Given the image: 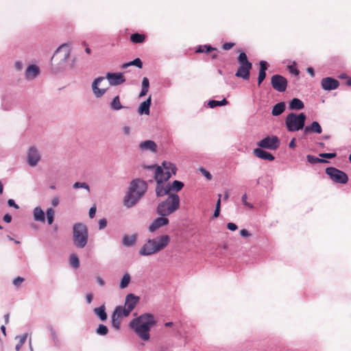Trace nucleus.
Returning <instances> with one entry per match:
<instances>
[{"label":"nucleus","mask_w":351,"mask_h":351,"mask_svg":"<svg viewBox=\"0 0 351 351\" xmlns=\"http://www.w3.org/2000/svg\"><path fill=\"white\" fill-rule=\"evenodd\" d=\"M144 168L153 171L154 178L157 182L156 187V193L157 196H164L169 193V184H165L172 175L176 173V167L175 165L171 162L164 161L162 166L155 165L149 166H144Z\"/></svg>","instance_id":"1"},{"label":"nucleus","mask_w":351,"mask_h":351,"mask_svg":"<svg viewBox=\"0 0 351 351\" xmlns=\"http://www.w3.org/2000/svg\"><path fill=\"white\" fill-rule=\"evenodd\" d=\"M156 324V320L154 315L147 313L133 319L130 323V327L142 340L149 341L150 330Z\"/></svg>","instance_id":"2"},{"label":"nucleus","mask_w":351,"mask_h":351,"mask_svg":"<svg viewBox=\"0 0 351 351\" xmlns=\"http://www.w3.org/2000/svg\"><path fill=\"white\" fill-rule=\"evenodd\" d=\"M147 189V184L144 180L140 179L132 180L124 197V205L127 208L134 206L144 195Z\"/></svg>","instance_id":"3"},{"label":"nucleus","mask_w":351,"mask_h":351,"mask_svg":"<svg viewBox=\"0 0 351 351\" xmlns=\"http://www.w3.org/2000/svg\"><path fill=\"white\" fill-rule=\"evenodd\" d=\"M106 78L108 80L111 86H118L125 82V78L121 73H107ZM104 80V77H98L95 78L92 83V90L97 98L101 97L107 90V88H99V86Z\"/></svg>","instance_id":"4"},{"label":"nucleus","mask_w":351,"mask_h":351,"mask_svg":"<svg viewBox=\"0 0 351 351\" xmlns=\"http://www.w3.org/2000/svg\"><path fill=\"white\" fill-rule=\"evenodd\" d=\"M170 242L168 235H162L156 239H149L139 250L141 256H150L165 248Z\"/></svg>","instance_id":"5"},{"label":"nucleus","mask_w":351,"mask_h":351,"mask_svg":"<svg viewBox=\"0 0 351 351\" xmlns=\"http://www.w3.org/2000/svg\"><path fill=\"white\" fill-rule=\"evenodd\" d=\"M70 53L69 45L67 43L62 44L56 49L51 58L52 64L54 66L53 69L56 72L60 71L66 67Z\"/></svg>","instance_id":"6"},{"label":"nucleus","mask_w":351,"mask_h":351,"mask_svg":"<svg viewBox=\"0 0 351 351\" xmlns=\"http://www.w3.org/2000/svg\"><path fill=\"white\" fill-rule=\"evenodd\" d=\"M179 207L180 197L178 195L171 194L158 205L156 212L160 216L167 217L176 211Z\"/></svg>","instance_id":"7"},{"label":"nucleus","mask_w":351,"mask_h":351,"mask_svg":"<svg viewBox=\"0 0 351 351\" xmlns=\"http://www.w3.org/2000/svg\"><path fill=\"white\" fill-rule=\"evenodd\" d=\"M88 241V231L87 226L83 223H76L73 226V245L82 249L86 247Z\"/></svg>","instance_id":"8"},{"label":"nucleus","mask_w":351,"mask_h":351,"mask_svg":"<svg viewBox=\"0 0 351 351\" xmlns=\"http://www.w3.org/2000/svg\"><path fill=\"white\" fill-rule=\"evenodd\" d=\"M306 116L304 113L295 114L291 112L285 118V125L289 132H296L305 128Z\"/></svg>","instance_id":"9"},{"label":"nucleus","mask_w":351,"mask_h":351,"mask_svg":"<svg viewBox=\"0 0 351 351\" xmlns=\"http://www.w3.org/2000/svg\"><path fill=\"white\" fill-rule=\"evenodd\" d=\"M139 300L138 296L129 293L125 296L124 306H117L116 308L121 312L124 317H128L134 309Z\"/></svg>","instance_id":"10"},{"label":"nucleus","mask_w":351,"mask_h":351,"mask_svg":"<svg viewBox=\"0 0 351 351\" xmlns=\"http://www.w3.org/2000/svg\"><path fill=\"white\" fill-rule=\"evenodd\" d=\"M326 173L336 183L346 184L348 181L346 173L335 167H327Z\"/></svg>","instance_id":"11"},{"label":"nucleus","mask_w":351,"mask_h":351,"mask_svg":"<svg viewBox=\"0 0 351 351\" xmlns=\"http://www.w3.org/2000/svg\"><path fill=\"white\" fill-rule=\"evenodd\" d=\"M260 148L275 150L280 146V140L276 136H268L257 143Z\"/></svg>","instance_id":"12"},{"label":"nucleus","mask_w":351,"mask_h":351,"mask_svg":"<svg viewBox=\"0 0 351 351\" xmlns=\"http://www.w3.org/2000/svg\"><path fill=\"white\" fill-rule=\"evenodd\" d=\"M41 155L38 149L35 146L29 147L27 152V162L31 167H36L40 162Z\"/></svg>","instance_id":"13"},{"label":"nucleus","mask_w":351,"mask_h":351,"mask_svg":"<svg viewBox=\"0 0 351 351\" xmlns=\"http://www.w3.org/2000/svg\"><path fill=\"white\" fill-rule=\"evenodd\" d=\"M271 84L276 90L282 93L287 89V80L280 75H274L271 77Z\"/></svg>","instance_id":"14"},{"label":"nucleus","mask_w":351,"mask_h":351,"mask_svg":"<svg viewBox=\"0 0 351 351\" xmlns=\"http://www.w3.org/2000/svg\"><path fill=\"white\" fill-rule=\"evenodd\" d=\"M322 87L325 90H332L337 89L339 86V82L337 80L327 77L322 80Z\"/></svg>","instance_id":"15"},{"label":"nucleus","mask_w":351,"mask_h":351,"mask_svg":"<svg viewBox=\"0 0 351 351\" xmlns=\"http://www.w3.org/2000/svg\"><path fill=\"white\" fill-rule=\"evenodd\" d=\"M252 64H239L237 71L235 75L238 77L243 78V80H247L250 78V71L252 69Z\"/></svg>","instance_id":"16"},{"label":"nucleus","mask_w":351,"mask_h":351,"mask_svg":"<svg viewBox=\"0 0 351 351\" xmlns=\"http://www.w3.org/2000/svg\"><path fill=\"white\" fill-rule=\"evenodd\" d=\"M169 223V219L165 217H160L155 219L149 226V231L154 232L158 229L167 225Z\"/></svg>","instance_id":"17"},{"label":"nucleus","mask_w":351,"mask_h":351,"mask_svg":"<svg viewBox=\"0 0 351 351\" xmlns=\"http://www.w3.org/2000/svg\"><path fill=\"white\" fill-rule=\"evenodd\" d=\"M138 149L142 152L149 151L154 153L157 151V145L154 141L146 140L139 143Z\"/></svg>","instance_id":"18"},{"label":"nucleus","mask_w":351,"mask_h":351,"mask_svg":"<svg viewBox=\"0 0 351 351\" xmlns=\"http://www.w3.org/2000/svg\"><path fill=\"white\" fill-rule=\"evenodd\" d=\"M322 132V128L317 121H313L310 125H306L304 128V134L306 135L312 133L321 134Z\"/></svg>","instance_id":"19"},{"label":"nucleus","mask_w":351,"mask_h":351,"mask_svg":"<svg viewBox=\"0 0 351 351\" xmlns=\"http://www.w3.org/2000/svg\"><path fill=\"white\" fill-rule=\"evenodd\" d=\"M120 317H125L123 315H122L121 312L118 310L117 308H114L112 314L111 315V323L112 327L116 330L120 329L121 322L119 320Z\"/></svg>","instance_id":"20"},{"label":"nucleus","mask_w":351,"mask_h":351,"mask_svg":"<svg viewBox=\"0 0 351 351\" xmlns=\"http://www.w3.org/2000/svg\"><path fill=\"white\" fill-rule=\"evenodd\" d=\"M253 153L255 156L261 159L268 161H272L274 160V156L271 154L263 150L260 147L254 149Z\"/></svg>","instance_id":"21"},{"label":"nucleus","mask_w":351,"mask_h":351,"mask_svg":"<svg viewBox=\"0 0 351 351\" xmlns=\"http://www.w3.org/2000/svg\"><path fill=\"white\" fill-rule=\"evenodd\" d=\"M39 68L34 64H32L27 66L25 75L27 80H34L39 74Z\"/></svg>","instance_id":"22"},{"label":"nucleus","mask_w":351,"mask_h":351,"mask_svg":"<svg viewBox=\"0 0 351 351\" xmlns=\"http://www.w3.org/2000/svg\"><path fill=\"white\" fill-rule=\"evenodd\" d=\"M152 103V99L151 96H149L147 100L142 102L138 108V113L141 115L142 114H146L148 115L149 114V108Z\"/></svg>","instance_id":"23"},{"label":"nucleus","mask_w":351,"mask_h":351,"mask_svg":"<svg viewBox=\"0 0 351 351\" xmlns=\"http://www.w3.org/2000/svg\"><path fill=\"white\" fill-rule=\"evenodd\" d=\"M137 236L136 234L128 235L125 234L123 237L122 244L125 247H132L136 243Z\"/></svg>","instance_id":"24"},{"label":"nucleus","mask_w":351,"mask_h":351,"mask_svg":"<svg viewBox=\"0 0 351 351\" xmlns=\"http://www.w3.org/2000/svg\"><path fill=\"white\" fill-rule=\"evenodd\" d=\"M34 219L36 221L44 223L45 221V214L40 206H36L33 210Z\"/></svg>","instance_id":"25"},{"label":"nucleus","mask_w":351,"mask_h":351,"mask_svg":"<svg viewBox=\"0 0 351 351\" xmlns=\"http://www.w3.org/2000/svg\"><path fill=\"white\" fill-rule=\"evenodd\" d=\"M94 313L99 318V319L102 322L107 319V313L106 312V306L104 304L100 306L99 307L95 308L93 309Z\"/></svg>","instance_id":"26"},{"label":"nucleus","mask_w":351,"mask_h":351,"mask_svg":"<svg viewBox=\"0 0 351 351\" xmlns=\"http://www.w3.org/2000/svg\"><path fill=\"white\" fill-rule=\"evenodd\" d=\"M285 110V103L282 101L276 104L274 106L271 114L273 116H279Z\"/></svg>","instance_id":"27"},{"label":"nucleus","mask_w":351,"mask_h":351,"mask_svg":"<svg viewBox=\"0 0 351 351\" xmlns=\"http://www.w3.org/2000/svg\"><path fill=\"white\" fill-rule=\"evenodd\" d=\"M304 104L300 99L293 98L289 102V108L290 110H301L304 108Z\"/></svg>","instance_id":"28"},{"label":"nucleus","mask_w":351,"mask_h":351,"mask_svg":"<svg viewBox=\"0 0 351 351\" xmlns=\"http://www.w3.org/2000/svg\"><path fill=\"white\" fill-rule=\"evenodd\" d=\"M130 66H136L138 68L141 69L142 66H143V62H142V61H141V60L140 58H137L134 59V60H132L131 62H127V63H124L121 66V69H127L128 67H129Z\"/></svg>","instance_id":"29"},{"label":"nucleus","mask_w":351,"mask_h":351,"mask_svg":"<svg viewBox=\"0 0 351 351\" xmlns=\"http://www.w3.org/2000/svg\"><path fill=\"white\" fill-rule=\"evenodd\" d=\"M228 104V101L226 99H223L221 101H216V100H210L208 103V106L210 108H214L217 106H226Z\"/></svg>","instance_id":"30"},{"label":"nucleus","mask_w":351,"mask_h":351,"mask_svg":"<svg viewBox=\"0 0 351 351\" xmlns=\"http://www.w3.org/2000/svg\"><path fill=\"white\" fill-rule=\"evenodd\" d=\"M131 281V276L128 273L123 275L119 285V287L121 289L126 288Z\"/></svg>","instance_id":"31"},{"label":"nucleus","mask_w":351,"mask_h":351,"mask_svg":"<svg viewBox=\"0 0 351 351\" xmlns=\"http://www.w3.org/2000/svg\"><path fill=\"white\" fill-rule=\"evenodd\" d=\"M184 186L183 182L178 180H174L171 184H169V192L171 191H179Z\"/></svg>","instance_id":"32"},{"label":"nucleus","mask_w":351,"mask_h":351,"mask_svg":"<svg viewBox=\"0 0 351 351\" xmlns=\"http://www.w3.org/2000/svg\"><path fill=\"white\" fill-rule=\"evenodd\" d=\"M145 35L138 33L132 34L130 36V40L134 43H141L145 40Z\"/></svg>","instance_id":"33"},{"label":"nucleus","mask_w":351,"mask_h":351,"mask_svg":"<svg viewBox=\"0 0 351 351\" xmlns=\"http://www.w3.org/2000/svg\"><path fill=\"white\" fill-rule=\"evenodd\" d=\"M110 107L112 109L114 110H121V108H124L121 104V102H120V99H119V96H116L112 101L111 104H110Z\"/></svg>","instance_id":"34"},{"label":"nucleus","mask_w":351,"mask_h":351,"mask_svg":"<svg viewBox=\"0 0 351 351\" xmlns=\"http://www.w3.org/2000/svg\"><path fill=\"white\" fill-rule=\"evenodd\" d=\"M47 220L49 225H51L54 220L55 211L51 208H48L46 211Z\"/></svg>","instance_id":"35"},{"label":"nucleus","mask_w":351,"mask_h":351,"mask_svg":"<svg viewBox=\"0 0 351 351\" xmlns=\"http://www.w3.org/2000/svg\"><path fill=\"white\" fill-rule=\"evenodd\" d=\"M27 337V333H25L21 336L16 337V339H19V341L16 344V348H15L16 351H19L21 350V348L23 346L24 343L25 342Z\"/></svg>","instance_id":"36"},{"label":"nucleus","mask_w":351,"mask_h":351,"mask_svg":"<svg viewBox=\"0 0 351 351\" xmlns=\"http://www.w3.org/2000/svg\"><path fill=\"white\" fill-rule=\"evenodd\" d=\"M306 158H307L308 162L311 164L328 162V161L326 160L319 158L315 157L312 155H307Z\"/></svg>","instance_id":"37"},{"label":"nucleus","mask_w":351,"mask_h":351,"mask_svg":"<svg viewBox=\"0 0 351 351\" xmlns=\"http://www.w3.org/2000/svg\"><path fill=\"white\" fill-rule=\"evenodd\" d=\"M70 264L71 265L75 268L77 269L80 266V261L78 257L75 254H72L70 257Z\"/></svg>","instance_id":"38"},{"label":"nucleus","mask_w":351,"mask_h":351,"mask_svg":"<svg viewBox=\"0 0 351 351\" xmlns=\"http://www.w3.org/2000/svg\"><path fill=\"white\" fill-rule=\"evenodd\" d=\"M108 332V329L107 326L103 324H99L97 328L96 329V333L99 335L104 336L107 335Z\"/></svg>","instance_id":"39"},{"label":"nucleus","mask_w":351,"mask_h":351,"mask_svg":"<svg viewBox=\"0 0 351 351\" xmlns=\"http://www.w3.org/2000/svg\"><path fill=\"white\" fill-rule=\"evenodd\" d=\"M73 189H86L88 192H90V187L89 186L85 183V182H77L73 184Z\"/></svg>","instance_id":"40"},{"label":"nucleus","mask_w":351,"mask_h":351,"mask_svg":"<svg viewBox=\"0 0 351 351\" xmlns=\"http://www.w3.org/2000/svg\"><path fill=\"white\" fill-rule=\"evenodd\" d=\"M238 62L239 64H252L248 61L246 54L244 52H241L238 57Z\"/></svg>","instance_id":"41"},{"label":"nucleus","mask_w":351,"mask_h":351,"mask_svg":"<svg viewBox=\"0 0 351 351\" xmlns=\"http://www.w3.org/2000/svg\"><path fill=\"white\" fill-rule=\"evenodd\" d=\"M247 195L246 193H245L244 195H242L241 197V202L243 204V205H245V206L250 208H253V205L249 202H247Z\"/></svg>","instance_id":"42"},{"label":"nucleus","mask_w":351,"mask_h":351,"mask_svg":"<svg viewBox=\"0 0 351 351\" xmlns=\"http://www.w3.org/2000/svg\"><path fill=\"white\" fill-rule=\"evenodd\" d=\"M24 280L25 279L19 276L13 280V285L15 287H19L24 282Z\"/></svg>","instance_id":"43"},{"label":"nucleus","mask_w":351,"mask_h":351,"mask_svg":"<svg viewBox=\"0 0 351 351\" xmlns=\"http://www.w3.org/2000/svg\"><path fill=\"white\" fill-rule=\"evenodd\" d=\"M199 171L202 173V174L206 178L207 180H210L212 179V175L205 169L200 168Z\"/></svg>","instance_id":"44"},{"label":"nucleus","mask_w":351,"mask_h":351,"mask_svg":"<svg viewBox=\"0 0 351 351\" xmlns=\"http://www.w3.org/2000/svg\"><path fill=\"white\" fill-rule=\"evenodd\" d=\"M50 335H51V339H53V341L55 343L58 342V335H57L56 330L53 328H50Z\"/></svg>","instance_id":"45"},{"label":"nucleus","mask_w":351,"mask_h":351,"mask_svg":"<svg viewBox=\"0 0 351 351\" xmlns=\"http://www.w3.org/2000/svg\"><path fill=\"white\" fill-rule=\"evenodd\" d=\"M265 77H266V72L259 71L258 77V86L261 85L262 82L265 80Z\"/></svg>","instance_id":"46"},{"label":"nucleus","mask_w":351,"mask_h":351,"mask_svg":"<svg viewBox=\"0 0 351 351\" xmlns=\"http://www.w3.org/2000/svg\"><path fill=\"white\" fill-rule=\"evenodd\" d=\"M320 157L326 158H333L336 156V153H324L319 154Z\"/></svg>","instance_id":"47"},{"label":"nucleus","mask_w":351,"mask_h":351,"mask_svg":"<svg viewBox=\"0 0 351 351\" xmlns=\"http://www.w3.org/2000/svg\"><path fill=\"white\" fill-rule=\"evenodd\" d=\"M107 226V220L106 219H101L99 220V228L102 230Z\"/></svg>","instance_id":"48"},{"label":"nucleus","mask_w":351,"mask_h":351,"mask_svg":"<svg viewBox=\"0 0 351 351\" xmlns=\"http://www.w3.org/2000/svg\"><path fill=\"white\" fill-rule=\"evenodd\" d=\"M267 69V63L264 60L260 62V70L259 71L265 72Z\"/></svg>","instance_id":"49"},{"label":"nucleus","mask_w":351,"mask_h":351,"mask_svg":"<svg viewBox=\"0 0 351 351\" xmlns=\"http://www.w3.org/2000/svg\"><path fill=\"white\" fill-rule=\"evenodd\" d=\"M14 68L17 71H21L23 69V64L21 61H16L14 63Z\"/></svg>","instance_id":"50"},{"label":"nucleus","mask_w":351,"mask_h":351,"mask_svg":"<svg viewBox=\"0 0 351 351\" xmlns=\"http://www.w3.org/2000/svg\"><path fill=\"white\" fill-rule=\"evenodd\" d=\"M8 204L9 206L14 207L15 209H19V206L16 204L14 199H10L8 200Z\"/></svg>","instance_id":"51"},{"label":"nucleus","mask_w":351,"mask_h":351,"mask_svg":"<svg viewBox=\"0 0 351 351\" xmlns=\"http://www.w3.org/2000/svg\"><path fill=\"white\" fill-rule=\"evenodd\" d=\"M227 228L228 230L231 231H235L238 228L237 226L235 223L231 222L228 223Z\"/></svg>","instance_id":"52"},{"label":"nucleus","mask_w":351,"mask_h":351,"mask_svg":"<svg viewBox=\"0 0 351 351\" xmlns=\"http://www.w3.org/2000/svg\"><path fill=\"white\" fill-rule=\"evenodd\" d=\"M234 45V43H226L223 45L222 46V48L224 49V50H229L232 47H233V46Z\"/></svg>","instance_id":"53"},{"label":"nucleus","mask_w":351,"mask_h":351,"mask_svg":"<svg viewBox=\"0 0 351 351\" xmlns=\"http://www.w3.org/2000/svg\"><path fill=\"white\" fill-rule=\"evenodd\" d=\"M142 87L149 88V82L147 77H145L142 81Z\"/></svg>","instance_id":"54"},{"label":"nucleus","mask_w":351,"mask_h":351,"mask_svg":"<svg viewBox=\"0 0 351 351\" xmlns=\"http://www.w3.org/2000/svg\"><path fill=\"white\" fill-rule=\"evenodd\" d=\"M95 213H96V207L95 206L91 207L89 210V213H88L90 218H93L95 215Z\"/></svg>","instance_id":"55"},{"label":"nucleus","mask_w":351,"mask_h":351,"mask_svg":"<svg viewBox=\"0 0 351 351\" xmlns=\"http://www.w3.org/2000/svg\"><path fill=\"white\" fill-rule=\"evenodd\" d=\"M122 130H123V132L125 135L129 136L130 134V132H131L130 127L124 126Z\"/></svg>","instance_id":"56"},{"label":"nucleus","mask_w":351,"mask_h":351,"mask_svg":"<svg viewBox=\"0 0 351 351\" xmlns=\"http://www.w3.org/2000/svg\"><path fill=\"white\" fill-rule=\"evenodd\" d=\"M240 234L241 237H247L250 236V234L246 229H242L240 230Z\"/></svg>","instance_id":"57"},{"label":"nucleus","mask_w":351,"mask_h":351,"mask_svg":"<svg viewBox=\"0 0 351 351\" xmlns=\"http://www.w3.org/2000/svg\"><path fill=\"white\" fill-rule=\"evenodd\" d=\"M3 219L6 223H10L12 221V216L10 214H5L3 216Z\"/></svg>","instance_id":"58"},{"label":"nucleus","mask_w":351,"mask_h":351,"mask_svg":"<svg viewBox=\"0 0 351 351\" xmlns=\"http://www.w3.org/2000/svg\"><path fill=\"white\" fill-rule=\"evenodd\" d=\"M59 198L58 197H54L51 200V204L53 206L56 207L59 204Z\"/></svg>","instance_id":"59"},{"label":"nucleus","mask_w":351,"mask_h":351,"mask_svg":"<svg viewBox=\"0 0 351 351\" xmlns=\"http://www.w3.org/2000/svg\"><path fill=\"white\" fill-rule=\"evenodd\" d=\"M148 90H149V88L142 87V89H141V91L140 93L139 97H142L146 95V94L147 93Z\"/></svg>","instance_id":"60"},{"label":"nucleus","mask_w":351,"mask_h":351,"mask_svg":"<svg viewBox=\"0 0 351 351\" xmlns=\"http://www.w3.org/2000/svg\"><path fill=\"white\" fill-rule=\"evenodd\" d=\"M86 300L88 304H90L93 301V295L91 293L86 294Z\"/></svg>","instance_id":"61"},{"label":"nucleus","mask_w":351,"mask_h":351,"mask_svg":"<svg viewBox=\"0 0 351 351\" xmlns=\"http://www.w3.org/2000/svg\"><path fill=\"white\" fill-rule=\"evenodd\" d=\"M295 138H293L291 139V141L289 142V148H291V149H294L295 147H296V145H295Z\"/></svg>","instance_id":"62"},{"label":"nucleus","mask_w":351,"mask_h":351,"mask_svg":"<svg viewBox=\"0 0 351 351\" xmlns=\"http://www.w3.org/2000/svg\"><path fill=\"white\" fill-rule=\"evenodd\" d=\"M204 48L206 49L205 52H206V53H208V52H210L211 51L216 50V48H213V47H212L210 45H204Z\"/></svg>","instance_id":"63"},{"label":"nucleus","mask_w":351,"mask_h":351,"mask_svg":"<svg viewBox=\"0 0 351 351\" xmlns=\"http://www.w3.org/2000/svg\"><path fill=\"white\" fill-rule=\"evenodd\" d=\"M96 280H97V283L100 286H104V284H105L104 280L98 276V277L96 278Z\"/></svg>","instance_id":"64"}]
</instances>
